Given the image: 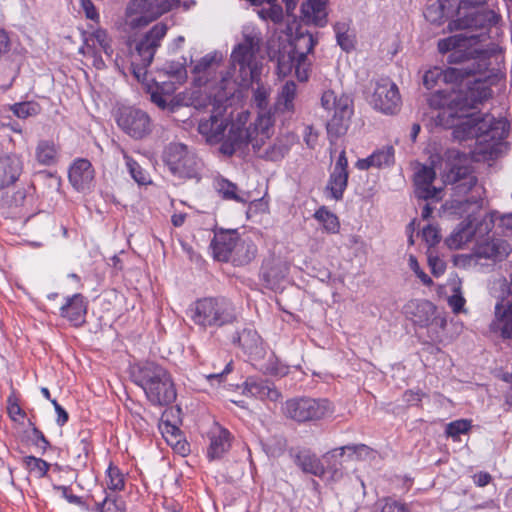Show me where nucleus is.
I'll return each mask as SVG.
<instances>
[{
	"label": "nucleus",
	"instance_id": "nucleus-5",
	"mask_svg": "<svg viewBox=\"0 0 512 512\" xmlns=\"http://www.w3.org/2000/svg\"><path fill=\"white\" fill-rule=\"evenodd\" d=\"M237 318L235 305L225 297H204L191 308V320L201 329L232 325Z\"/></svg>",
	"mask_w": 512,
	"mask_h": 512
},
{
	"label": "nucleus",
	"instance_id": "nucleus-31",
	"mask_svg": "<svg viewBox=\"0 0 512 512\" xmlns=\"http://www.w3.org/2000/svg\"><path fill=\"white\" fill-rule=\"evenodd\" d=\"M297 96V85L294 81H287L281 88L277 101L276 109L282 113L292 114L295 110V98Z\"/></svg>",
	"mask_w": 512,
	"mask_h": 512
},
{
	"label": "nucleus",
	"instance_id": "nucleus-38",
	"mask_svg": "<svg viewBox=\"0 0 512 512\" xmlns=\"http://www.w3.org/2000/svg\"><path fill=\"white\" fill-rule=\"evenodd\" d=\"M241 81H242V84H244V85L256 84V87L253 89L254 103L260 109L266 108V106L268 104V99L270 96L271 89H270V87L264 85L261 82L260 75H258V81L257 80H241Z\"/></svg>",
	"mask_w": 512,
	"mask_h": 512
},
{
	"label": "nucleus",
	"instance_id": "nucleus-63",
	"mask_svg": "<svg viewBox=\"0 0 512 512\" xmlns=\"http://www.w3.org/2000/svg\"><path fill=\"white\" fill-rule=\"evenodd\" d=\"M423 396L424 393L421 390H407L405 391L403 398L406 403L410 405H416L422 400Z\"/></svg>",
	"mask_w": 512,
	"mask_h": 512
},
{
	"label": "nucleus",
	"instance_id": "nucleus-1",
	"mask_svg": "<svg viewBox=\"0 0 512 512\" xmlns=\"http://www.w3.org/2000/svg\"><path fill=\"white\" fill-rule=\"evenodd\" d=\"M477 37L475 34H455L440 39L439 52H449L447 61L458 66L428 70L423 76V84L432 89L442 80L459 86V91L451 100V106L460 119L453 129V136L459 141L475 139L477 153L491 154L494 146L507 137L509 123L505 118H495L488 113H469L491 96L490 87L479 76L486 69L487 62L474 57L477 50L470 47L472 40Z\"/></svg>",
	"mask_w": 512,
	"mask_h": 512
},
{
	"label": "nucleus",
	"instance_id": "nucleus-15",
	"mask_svg": "<svg viewBox=\"0 0 512 512\" xmlns=\"http://www.w3.org/2000/svg\"><path fill=\"white\" fill-rule=\"evenodd\" d=\"M87 308L86 298L80 293H75L65 298L59 309V314L72 326L81 327L86 322Z\"/></svg>",
	"mask_w": 512,
	"mask_h": 512
},
{
	"label": "nucleus",
	"instance_id": "nucleus-26",
	"mask_svg": "<svg viewBox=\"0 0 512 512\" xmlns=\"http://www.w3.org/2000/svg\"><path fill=\"white\" fill-rule=\"evenodd\" d=\"M395 150L392 146H383L375 150L366 158L358 159L355 166L359 170H368L370 168H385L394 164Z\"/></svg>",
	"mask_w": 512,
	"mask_h": 512
},
{
	"label": "nucleus",
	"instance_id": "nucleus-43",
	"mask_svg": "<svg viewBox=\"0 0 512 512\" xmlns=\"http://www.w3.org/2000/svg\"><path fill=\"white\" fill-rule=\"evenodd\" d=\"M472 428V422L468 419H458L448 423L445 427V434L453 441H459L460 435L467 434Z\"/></svg>",
	"mask_w": 512,
	"mask_h": 512
},
{
	"label": "nucleus",
	"instance_id": "nucleus-30",
	"mask_svg": "<svg viewBox=\"0 0 512 512\" xmlns=\"http://www.w3.org/2000/svg\"><path fill=\"white\" fill-rule=\"evenodd\" d=\"M231 255V261L236 266L249 264L257 254V246L250 238H241Z\"/></svg>",
	"mask_w": 512,
	"mask_h": 512
},
{
	"label": "nucleus",
	"instance_id": "nucleus-37",
	"mask_svg": "<svg viewBox=\"0 0 512 512\" xmlns=\"http://www.w3.org/2000/svg\"><path fill=\"white\" fill-rule=\"evenodd\" d=\"M424 17L431 24L441 25L446 19L444 1L430 0L425 8Z\"/></svg>",
	"mask_w": 512,
	"mask_h": 512
},
{
	"label": "nucleus",
	"instance_id": "nucleus-25",
	"mask_svg": "<svg viewBox=\"0 0 512 512\" xmlns=\"http://www.w3.org/2000/svg\"><path fill=\"white\" fill-rule=\"evenodd\" d=\"M510 245L503 239L487 240L477 246L475 256L478 259H488L492 262L504 260L510 253Z\"/></svg>",
	"mask_w": 512,
	"mask_h": 512
},
{
	"label": "nucleus",
	"instance_id": "nucleus-9",
	"mask_svg": "<svg viewBox=\"0 0 512 512\" xmlns=\"http://www.w3.org/2000/svg\"><path fill=\"white\" fill-rule=\"evenodd\" d=\"M334 412L331 402L325 398L295 397L283 406L286 418L297 423L317 422Z\"/></svg>",
	"mask_w": 512,
	"mask_h": 512
},
{
	"label": "nucleus",
	"instance_id": "nucleus-40",
	"mask_svg": "<svg viewBox=\"0 0 512 512\" xmlns=\"http://www.w3.org/2000/svg\"><path fill=\"white\" fill-rule=\"evenodd\" d=\"M338 45L346 52L354 48V37L349 34V25L346 22H337L333 26Z\"/></svg>",
	"mask_w": 512,
	"mask_h": 512
},
{
	"label": "nucleus",
	"instance_id": "nucleus-12",
	"mask_svg": "<svg viewBox=\"0 0 512 512\" xmlns=\"http://www.w3.org/2000/svg\"><path fill=\"white\" fill-rule=\"evenodd\" d=\"M115 119L118 127L135 140H142L153 131V122L150 116L138 108H119Z\"/></svg>",
	"mask_w": 512,
	"mask_h": 512
},
{
	"label": "nucleus",
	"instance_id": "nucleus-56",
	"mask_svg": "<svg viewBox=\"0 0 512 512\" xmlns=\"http://www.w3.org/2000/svg\"><path fill=\"white\" fill-rule=\"evenodd\" d=\"M422 238L429 246H434L440 241L439 231L436 227L427 225L422 229Z\"/></svg>",
	"mask_w": 512,
	"mask_h": 512
},
{
	"label": "nucleus",
	"instance_id": "nucleus-6",
	"mask_svg": "<svg viewBox=\"0 0 512 512\" xmlns=\"http://www.w3.org/2000/svg\"><path fill=\"white\" fill-rule=\"evenodd\" d=\"M242 41L232 50L231 62L238 66L241 80H257L261 66L256 56L260 51L262 37L261 32L253 27H245L242 32Z\"/></svg>",
	"mask_w": 512,
	"mask_h": 512
},
{
	"label": "nucleus",
	"instance_id": "nucleus-50",
	"mask_svg": "<svg viewBox=\"0 0 512 512\" xmlns=\"http://www.w3.org/2000/svg\"><path fill=\"white\" fill-rule=\"evenodd\" d=\"M160 431L163 437L166 439L167 443L173 445L174 442L179 443V438L181 435L180 429L175 425H172L168 421L162 422L159 426Z\"/></svg>",
	"mask_w": 512,
	"mask_h": 512
},
{
	"label": "nucleus",
	"instance_id": "nucleus-39",
	"mask_svg": "<svg viewBox=\"0 0 512 512\" xmlns=\"http://www.w3.org/2000/svg\"><path fill=\"white\" fill-rule=\"evenodd\" d=\"M314 218L323 224V227L327 232L337 233L339 231L340 223L338 217L325 206L320 207L315 212Z\"/></svg>",
	"mask_w": 512,
	"mask_h": 512
},
{
	"label": "nucleus",
	"instance_id": "nucleus-49",
	"mask_svg": "<svg viewBox=\"0 0 512 512\" xmlns=\"http://www.w3.org/2000/svg\"><path fill=\"white\" fill-rule=\"evenodd\" d=\"M7 414L9 418L14 422H17L20 419L26 417V412L21 408L17 398L14 395H10L7 398Z\"/></svg>",
	"mask_w": 512,
	"mask_h": 512
},
{
	"label": "nucleus",
	"instance_id": "nucleus-44",
	"mask_svg": "<svg viewBox=\"0 0 512 512\" xmlns=\"http://www.w3.org/2000/svg\"><path fill=\"white\" fill-rule=\"evenodd\" d=\"M107 487L112 491H122L125 488V476L121 470L113 465L109 464L106 470Z\"/></svg>",
	"mask_w": 512,
	"mask_h": 512
},
{
	"label": "nucleus",
	"instance_id": "nucleus-62",
	"mask_svg": "<svg viewBox=\"0 0 512 512\" xmlns=\"http://www.w3.org/2000/svg\"><path fill=\"white\" fill-rule=\"evenodd\" d=\"M51 403L54 406L55 412L57 414V424L60 427L64 426L69 420L67 411L56 400H51Z\"/></svg>",
	"mask_w": 512,
	"mask_h": 512
},
{
	"label": "nucleus",
	"instance_id": "nucleus-10",
	"mask_svg": "<svg viewBox=\"0 0 512 512\" xmlns=\"http://www.w3.org/2000/svg\"><path fill=\"white\" fill-rule=\"evenodd\" d=\"M321 106L329 112H334L326 125L328 135L335 138L344 135L353 114L352 99L345 94L337 97L334 91L327 90L321 96Z\"/></svg>",
	"mask_w": 512,
	"mask_h": 512
},
{
	"label": "nucleus",
	"instance_id": "nucleus-28",
	"mask_svg": "<svg viewBox=\"0 0 512 512\" xmlns=\"http://www.w3.org/2000/svg\"><path fill=\"white\" fill-rule=\"evenodd\" d=\"M327 1L328 0H308L304 2L301 6L303 19L307 23L324 27L327 24Z\"/></svg>",
	"mask_w": 512,
	"mask_h": 512
},
{
	"label": "nucleus",
	"instance_id": "nucleus-48",
	"mask_svg": "<svg viewBox=\"0 0 512 512\" xmlns=\"http://www.w3.org/2000/svg\"><path fill=\"white\" fill-rule=\"evenodd\" d=\"M95 510L98 512H126V507L121 498L106 496L102 502L96 503Z\"/></svg>",
	"mask_w": 512,
	"mask_h": 512
},
{
	"label": "nucleus",
	"instance_id": "nucleus-20",
	"mask_svg": "<svg viewBox=\"0 0 512 512\" xmlns=\"http://www.w3.org/2000/svg\"><path fill=\"white\" fill-rule=\"evenodd\" d=\"M239 239L240 235L237 230H220L215 232L211 242L215 259L222 262H229Z\"/></svg>",
	"mask_w": 512,
	"mask_h": 512
},
{
	"label": "nucleus",
	"instance_id": "nucleus-59",
	"mask_svg": "<svg viewBox=\"0 0 512 512\" xmlns=\"http://www.w3.org/2000/svg\"><path fill=\"white\" fill-rule=\"evenodd\" d=\"M428 264L430 266L431 272L435 277H439L445 272L446 265L445 263L437 256H429Z\"/></svg>",
	"mask_w": 512,
	"mask_h": 512
},
{
	"label": "nucleus",
	"instance_id": "nucleus-35",
	"mask_svg": "<svg viewBox=\"0 0 512 512\" xmlns=\"http://www.w3.org/2000/svg\"><path fill=\"white\" fill-rule=\"evenodd\" d=\"M120 153L122 154L129 174L133 178V180L139 185H148L151 183V178L149 173L144 170L122 147H117Z\"/></svg>",
	"mask_w": 512,
	"mask_h": 512
},
{
	"label": "nucleus",
	"instance_id": "nucleus-3",
	"mask_svg": "<svg viewBox=\"0 0 512 512\" xmlns=\"http://www.w3.org/2000/svg\"><path fill=\"white\" fill-rule=\"evenodd\" d=\"M133 382L155 406H166L176 400V388L170 372L155 361L140 362L132 367Z\"/></svg>",
	"mask_w": 512,
	"mask_h": 512
},
{
	"label": "nucleus",
	"instance_id": "nucleus-34",
	"mask_svg": "<svg viewBox=\"0 0 512 512\" xmlns=\"http://www.w3.org/2000/svg\"><path fill=\"white\" fill-rule=\"evenodd\" d=\"M84 46H90L91 48L97 49L99 47L107 57L111 58L113 54V48L111 45V39L108 36L106 30L97 28L86 37Z\"/></svg>",
	"mask_w": 512,
	"mask_h": 512
},
{
	"label": "nucleus",
	"instance_id": "nucleus-61",
	"mask_svg": "<svg viewBox=\"0 0 512 512\" xmlns=\"http://www.w3.org/2000/svg\"><path fill=\"white\" fill-rule=\"evenodd\" d=\"M81 6L85 12V16L93 21L99 20V14L91 0H81Z\"/></svg>",
	"mask_w": 512,
	"mask_h": 512
},
{
	"label": "nucleus",
	"instance_id": "nucleus-19",
	"mask_svg": "<svg viewBox=\"0 0 512 512\" xmlns=\"http://www.w3.org/2000/svg\"><path fill=\"white\" fill-rule=\"evenodd\" d=\"M436 172L432 167L422 165L414 176L415 194L418 198L439 200L442 189L433 186Z\"/></svg>",
	"mask_w": 512,
	"mask_h": 512
},
{
	"label": "nucleus",
	"instance_id": "nucleus-45",
	"mask_svg": "<svg viewBox=\"0 0 512 512\" xmlns=\"http://www.w3.org/2000/svg\"><path fill=\"white\" fill-rule=\"evenodd\" d=\"M23 464L26 469L31 473H35L38 478L45 477L50 469V464L47 461L35 456H25Z\"/></svg>",
	"mask_w": 512,
	"mask_h": 512
},
{
	"label": "nucleus",
	"instance_id": "nucleus-64",
	"mask_svg": "<svg viewBox=\"0 0 512 512\" xmlns=\"http://www.w3.org/2000/svg\"><path fill=\"white\" fill-rule=\"evenodd\" d=\"M214 57L210 55L204 56L195 66H194V72L195 73H203L206 72L213 64Z\"/></svg>",
	"mask_w": 512,
	"mask_h": 512
},
{
	"label": "nucleus",
	"instance_id": "nucleus-18",
	"mask_svg": "<svg viewBox=\"0 0 512 512\" xmlns=\"http://www.w3.org/2000/svg\"><path fill=\"white\" fill-rule=\"evenodd\" d=\"M95 171L88 159L78 158L73 161L68 171L70 184L77 191H85L91 187Z\"/></svg>",
	"mask_w": 512,
	"mask_h": 512
},
{
	"label": "nucleus",
	"instance_id": "nucleus-24",
	"mask_svg": "<svg viewBox=\"0 0 512 512\" xmlns=\"http://www.w3.org/2000/svg\"><path fill=\"white\" fill-rule=\"evenodd\" d=\"M495 318L490 324V330L500 333L503 338H512V303L497 302L495 305Z\"/></svg>",
	"mask_w": 512,
	"mask_h": 512
},
{
	"label": "nucleus",
	"instance_id": "nucleus-32",
	"mask_svg": "<svg viewBox=\"0 0 512 512\" xmlns=\"http://www.w3.org/2000/svg\"><path fill=\"white\" fill-rule=\"evenodd\" d=\"M296 464L303 472L317 477H322L325 473V468L320 459L307 450L301 451L296 455Z\"/></svg>",
	"mask_w": 512,
	"mask_h": 512
},
{
	"label": "nucleus",
	"instance_id": "nucleus-27",
	"mask_svg": "<svg viewBox=\"0 0 512 512\" xmlns=\"http://www.w3.org/2000/svg\"><path fill=\"white\" fill-rule=\"evenodd\" d=\"M210 444L207 457L210 461L221 459L231 447V434L222 427H216L209 433Z\"/></svg>",
	"mask_w": 512,
	"mask_h": 512
},
{
	"label": "nucleus",
	"instance_id": "nucleus-42",
	"mask_svg": "<svg viewBox=\"0 0 512 512\" xmlns=\"http://www.w3.org/2000/svg\"><path fill=\"white\" fill-rule=\"evenodd\" d=\"M253 5H261L263 3H268L270 6L268 8H261L257 11L258 16L262 20H271L274 23H280L283 19V10L280 5L275 4L276 0L271 1H263L261 3H254L251 0H248Z\"/></svg>",
	"mask_w": 512,
	"mask_h": 512
},
{
	"label": "nucleus",
	"instance_id": "nucleus-4",
	"mask_svg": "<svg viewBox=\"0 0 512 512\" xmlns=\"http://www.w3.org/2000/svg\"><path fill=\"white\" fill-rule=\"evenodd\" d=\"M227 84L228 79L222 77L221 90L217 93L206 95L204 101H201L200 97L197 96H194L192 99V103L196 108L211 107L209 113L199 119L197 126L198 133L208 144L221 143L222 145L227 138V136L225 137V131L233 123L226 115L227 107L225 102L229 94L225 91Z\"/></svg>",
	"mask_w": 512,
	"mask_h": 512
},
{
	"label": "nucleus",
	"instance_id": "nucleus-22",
	"mask_svg": "<svg viewBox=\"0 0 512 512\" xmlns=\"http://www.w3.org/2000/svg\"><path fill=\"white\" fill-rule=\"evenodd\" d=\"M437 307L429 300L416 299L404 306L406 316L419 327H429Z\"/></svg>",
	"mask_w": 512,
	"mask_h": 512
},
{
	"label": "nucleus",
	"instance_id": "nucleus-53",
	"mask_svg": "<svg viewBox=\"0 0 512 512\" xmlns=\"http://www.w3.org/2000/svg\"><path fill=\"white\" fill-rule=\"evenodd\" d=\"M380 512H410L408 506L398 500L392 498H385Z\"/></svg>",
	"mask_w": 512,
	"mask_h": 512
},
{
	"label": "nucleus",
	"instance_id": "nucleus-51",
	"mask_svg": "<svg viewBox=\"0 0 512 512\" xmlns=\"http://www.w3.org/2000/svg\"><path fill=\"white\" fill-rule=\"evenodd\" d=\"M466 303L465 298L462 295L460 285L453 288V294L448 298V304L455 314H459L464 311V305Z\"/></svg>",
	"mask_w": 512,
	"mask_h": 512
},
{
	"label": "nucleus",
	"instance_id": "nucleus-14",
	"mask_svg": "<svg viewBox=\"0 0 512 512\" xmlns=\"http://www.w3.org/2000/svg\"><path fill=\"white\" fill-rule=\"evenodd\" d=\"M318 40L309 32L297 33L291 51L298 57L297 79L301 82L309 78L310 61L307 55L311 53Z\"/></svg>",
	"mask_w": 512,
	"mask_h": 512
},
{
	"label": "nucleus",
	"instance_id": "nucleus-21",
	"mask_svg": "<svg viewBox=\"0 0 512 512\" xmlns=\"http://www.w3.org/2000/svg\"><path fill=\"white\" fill-rule=\"evenodd\" d=\"M22 157L16 153L0 156V190L15 184L23 173Z\"/></svg>",
	"mask_w": 512,
	"mask_h": 512
},
{
	"label": "nucleus",
	"instance_id": "nucleus-7",
	"mask_svg": "<svg viewBox=\"0 0 512 512\" xmlns=\"http://www.w3.org/2000/svg\"><path fill=\"white\" fill-rule=\"evenodd\" d=\"M162 158L174 176L196 182L201 180L203 162L187 145L180 142L169 143L163 151Z\"/></svg>",
	"mask_w": 512,
	"mask_h": 512
},
{
	"label": "nucleus",
	"instance_id": "nucleus-55",
	"mask_svg": "<svg viewBox=\"0 0 512 512\" xmlns=\"http://www.w3.org/2000/svg\"><path fill=\"white\" fill-rule=\"evenodd\" d=\"M340 449H341L340 455H342L343 451L345 449H347L349 451H352L354 454H356L357 457L360 458V459L369 458L374 453V451L370 447L365 445V444L348 445V446H345V447H341Z\"/></svg>",
	"mask_w": 512,
	"mask_h": 512
},
{
	"label": "nucleus",
	"instance_id": "nucleus-2",
	"mask_svg": "<svg viewBox=\"0 0 512 512\" xmlns=\"http://www.w3.org/2000/svg\"><path fill=\"white\" fill-rule=\"evenodd\" d=\"M274 121L269 113L258 115L254 123L248 127L240 123H232L227 138L220 146V152L225 156H232L237 152L245 153L249 145L259 157L276 161L284 156V149L280 146H269L263 150V146L271 136Z\"/></svg>",
	"mask_w": 512,
	"mask_h": 512
},
{
	"label": "nucleus",
	"instance_id": "nucleus-60",
	"mask_svg": "<svg viewBox=\"0 0 512 512\" xmlns=\"http://www.w3.org/2000/svg\"><path fill=\"white\" fill-rule=\"evenodd\" d=\"M32 435L34 444L45 452L50 447V442L47 440L45 435L37 427H32Z\"/></svg>",
	"mask_w": 512,
	"mask_h": 512
},
{
	"label": "nucleus",
	"instance_id": "nucleus-57",
	"mask_svg": "<svg viewBox=\"0 0 512 512\" xmlns=\"http://www.w3.org/2000/svg\"><path fill=\"white\" fill-rule=\"evenodd\" d=\"M53 489L59 491L61 493V496L71 504L81 505L83 503L82 498L80 496L73 494L68 486L54 485Z\"/></svg>",
	"mask_w": 512,
	"mask_h": 512
},
{
	"label": "nucleus",
	"instance_id": "nucleus-58",
	"mask_svg": "<svg viewBox=\"0 0 512 512\" xmlns=\"http://www.w3.org/2000/svg\"><path fill=\"white\" fill-rule=\"evenodd\" d=\"M139 58H140L139 62H137L136 59H134L132 61L131 67H132V73L135 76V78H137L138 80H141V79L145 78L146 73H147L146 69L150 64H146V62L144 61V57H139Z\"/></svg>",
	"mask_w": 512,
	"mask_h": 512
},
{
	"label": "nucleus",
	"instance_id": "nucleus-33",
	"mask_svg": "<svg viewBox=\"0 0 512 512\" xmlns=\"http://www.w3.org/2000/svg\"><path fill=\"white\" fill-rule=\"evenodd\" d=\"M474 233L471 221L464 220L447 238V244L450 248L459 249L473 239Z\"/></svg>",
	"mask_w": 512,
	"mask_h": 512
},
{
	"label": "nucleus",
	"instance_id": "nucleus-52",
	"mask_svg": "<svg viewBox=\"0 0 512 512\" xmlns=\"http://www.w3.org/2000/svg\"><path fill=\"white\" fill-rule=\"evenodd\" d=\"M79 52L82 53L85 57L92 59V65L98 69L102 70L106 67L105 62L99 53L98 49L91 48L90 46H82L79 49Z\"/></svg>",
	"mask_w": 512,
	"mask_h": 512
},
{
	"label": "nucleus",
	"instance_id": "nucleus-47",
	"mask_svg": "<svg viewBox=\"0 0 512 512\" xmlns=\"http://www.w3.org/2000/svg\"><path fill=\"white\" fill-rule=\"evenodd\" d=\"M11 111L18 118L26 119L30 116L39 114L40 105L33 101L15 103L11 106Z\"/></svg>",
	"mask_w": 512,
	"mask_h": 512
},
{
	"label": "nucleus",
	"instance_id": "nucleus-11",
	"mask_svg": "<svg viewBox=\"0 0 512 512\" xmlns=\"http://www.w3.org/2000/svg\"><path fill=\"white\" fill-rule=\"evenodd\" d=\"M178 0H131L126 7V18L133 28L145 26L170 11Z\"/></svg>",
	"mask_w": 512,
	"mask_h": 512
},
{
	"label": "nucleus",
	"instance_id": "nucleus-23",
	"mask_svg": "<svg viewBox=\"0 0 512 512\" xmlns=\"http://www.w3.org/2000/svg\"><path fill=\"white\" fill-rule=\"evenodd\" d=\"M244 394L272 402H276L281 398V393L273 383L265 379L254 377H249L245 381Z\"/></svg>",
	"mask_w": 512,
	"mask_h": 512
},
{
	"label": "nucleus",
	"instance_id": "nucleus-17",
	"mask_svg": "<svg viewBox=\"0 0 512 512\" xmlns=\"http://www.w3.org/2000/svg\"><path fill=\"white\" fill-rule=\"evenodd\" d=\"M167 33V26L163 23L155 24L136 45V57H144L146 64H151L156 49Z\"/></svg>",
	"mask_w": 512,
	"mask_h": 512
},
{
	"label": "nucleus",
	"instance_id": "nucleus-46",
	"mask_svg": "<svg viewBox=\"0 0 512 512\" xmlns=\"http://www.w3.org/2000/svg\"><path fill=\"white\" fill-rule=\"evenodd\" d=\"M165 74L168 76L172 84H182L187 78V71L183 64L179 62H169L164 68Z\"/></svg>",
	"mask_w": 512,
	"mask_h": 512
},
{
	"label": "nucleus",
	"instance_id": "nucleus-29",
	"mask_svg": "<svg viewBox=\"0 0 512 512\" xmlns=\"http://www.w3.org/2000/svg\"><path fill=\"white\" fill-rule=\"evenodd\" d=\"M59 145L54 140L42 139L35 147V159L43 166H52L57 163Z\"/></svg>",
	"mask_w": 512,
	"mask_h": 512
},
{
	"label": "nucleus",
	"instance_id": "nucleus-16",
	"mask_svg": "<svg viewBox=\"0 0 512 512\" xmlns=\"http://www.w3.org/2000/svg\"><path fill=\"white\" fill-rule=\"evenodd\" d=\"M348 177V159L346 152L343 150L338 156L326 187L333 199L341 200L343 198V193L348 183Z\"/></svg>",
	"mask_w": 512,
	"mask_h": 512
},
{
	"label": "nucleus",
	"instance_id": "nucleus-36",
	"mask_svg": "<svg viewBox=\"0 0 512 512\" xmlns=\"http://www.w3.org/2000/svg\"><path fill=\"white\" fill-rule=\"evenodd\" d=\"M215 187L221 197L225 200H233L239 203L247 202V198L245 197L246 194H239L237 185L227 179H217Z\"/></svg>",
	"mask_w": 512,
	"mask_h": 512
},
{
	"label": "nucleus",
	"instance_id": "nucleus-41",
	"mask_svg": "<svg viewBox=\"0 0 512 512\" xmlns=\"http://www.w3.org/2000/svg\"><path fill=\"white\" fill-rule=\"evenodd\" d=\"M298 62V57L291 50L288 53H280L277 61L278 73L282 76H287L292 70H295V75L297 76V68H300Z\"/></svg>",
	"mask_w": 512,
	"mask_h": 512
},
{
	"label": "nucleus",
	"instance_id": "nucleus-13",
	"mask_svg": "<svg viewBox=\"0 0 512 512\" xmlns=\"http://www.w3.org/2000/svg\"><path fill=\"white\" fill-rule=\"evenodd\" d=\"M370 103L375 110L385 115L397 114L401 110L402 98L396 83L389 78L377 80Z\"/></svg>",
	"mask_w": 512,
	"mask_h": 512
},
{
	"label": "nucleus",
	"instance_id": "nucleus-54",
	"mask_svg": "<svg viewBox=\"0 0 512 512\" xmlns=\"http://www.w3.org/2000/svg\"><path fill=\"white\" fill-rule=\"evenodd\" d=\"M409 267L424 285L430 286L433 284L432 279L420 268L416 257L413 255H410L409 257Z\"/></svg>",
	"mask_w": 512,
	"mask_h": 512
},
{
	"label": "nucleus",
	"instance_id": "nucleus-8",
	"mask_svg": "<svg viewBox=\"0 0 512 512\" xmlns=\"http://www.w3.org/2000/svg\"><path fill=\"white\" fill-rule=\"evenodd\" d=\"M443 182L446 185H452L454 195L457 197H465L464 200L468 204L481 206L483 187L478 185L477 177L471 172L466 165L451 164L443 175Z\"/></svg>",
	"mask_w": 512,
	"mask_h": 512
}]
</instances>
